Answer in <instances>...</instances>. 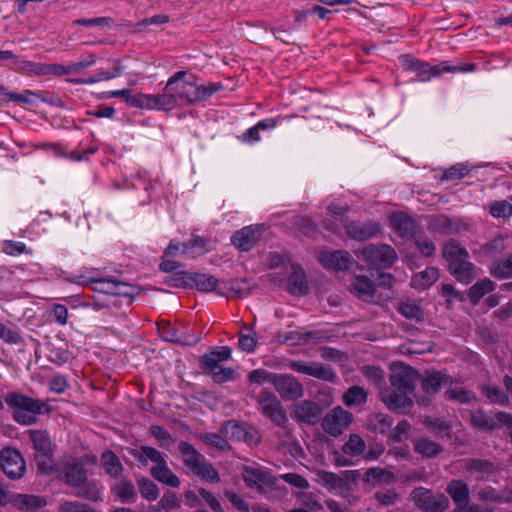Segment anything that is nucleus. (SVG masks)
<instances>
[{"label": "nucleus", "mask_w": 512, "mask_h": 512, "mask_svg": "<svg viewBox=\"0 0 512 512\" xmlns=\"http://www.w3.org/2000/svg\"><path fill=\"white\" fill-rule=\"evenodd\" d=\"M419 378L416 369L408 365H401L393 370L389 376V386L380 388L379 397L386 407L399 414H407L413 407L411 395L415 389V382Z\"/></svg>", "instance_id": "1"}, {"label": "nucleus", "mask_w": 512, "mask_h": 512, "mask_svg": "<svg viewBox=\"0 0 512 512\" xmlns=\"http://www.w3.org/2000/svg\"><path fill=\"white\" fill-rule=\"evenodd\" d=\"M186 75V71L176 72L168 79L164 88L165 91H173L178 104L193 105L206 101L224 88L219 82H210L206 85L198 84L194 76L184 80Z\"/></svg>", "instance_id": "2"}, {"label": "nucleus", "mask_w": 512, "mask_h": 512, "mask_svg": "<svg viewBox=\"0 0 512 512\" xmlns=\"http://www.w3.org/2000/svg\"><path fill=\"white\" fill-rule=\"evenodd\" d=\"M33 449V460L36 463L38 473L51 475L57 469L54 464L56 445L53 443L47 430L30 429L25 432Z\"/></svg>", "instance_id": "3"}, {"label": "nucleus", "mask_w": 512, "mask_h": 512, "mask_svg": "<svg viewBox=\"0 0 512 512\" xmlns=\"http://www.w3.org/2000/svg\"><path fill=\"white\" fill-rule=\"evenodd\" d=\"M448 270L459 282L469 284L475 279V266L471 263L469 253L457 240L450 239L442 249Z\"/></svg>", "instance_id": "4"}, {"label": "nucleus", "mask_w": 512, "mask_h": 512, "mask_svg": "<svg viewBox=\"0 0 512 512\" xmlns=\"http://www.w3.org/2000/svg\"><path fill=\"white\" fill-rule=\"evenodd\" d=\"M8 407L15 409L13 419L21 425L37 423V415L49 412V406L42 400L34 399L19 392H10L5 397Z\"/></svg>", "instance_id": "5"}, {"label": "nucleus", "mask_w": 512, "mask_h": 512, "mask_svg": "<svg viewBox=\"0 0 512 512\" xmlns=\"http://www.w3.org/2000/svg\"><path fill=\"white\" fill-rule=\"evenodd\" d=\"M410 499L422 512H445L450 505L448 497L425 487H416L410 493Z\"/></svg>", "instance_id": "6"}, {"label": "nucleus", "mask_w": 512, "mask_h": 512, "mask_svg": "<svg viewBox=\"0 0 512 512\" xmlns=\"http://www.w3.org/2000/svg\"><path fill=\"white\" fill-rule=\"evenodd\" d=\"M261 413L269 418L276 426L285 428L288 418L278 397L271 391L262 390L254 397Z\"/></svg>", "instance_id": "7"}, {"label": "nucleus", "mask_w": 512, "mask_h": 512, "mask_svg": "<svg viewBox=\"0 0 512 512\" xmlns=\"http://www.w3.org/2000/svg\"><path fill=\"white\" fill-rule=\"evenodd\" d=\"M0 468L9 479L19 480L26 473V461L17 448L7 446L0 451Z\"/></svg>", "instance_id": "8"}, {"label": "nucleus", "mask_w": 512, "mask_h": 512, "mask_svg": "<svg viewBox=\"0 0 512 512\" xmlns=\"http://www.w3.org/2000/svg\"><path fill=\"white\" fill-rule=\"evenodd\" d=\"M77 283L90 287L93 291L101 294H107L112 296H120V297H131L132 296V288L130 285L116 281L112 279H104V278H90L86 279L85 277L79 276V280Z\"/></svg>", "instance_id": "9"}, {"label": "nucleus", "mask_w": 512, "mask_h": 512, "mask_svg": "<svg viewBox=\"0 0 512 512\" xmlns=\"http://www.w3.org/2000/svg\"><path fill=\"white\" fill-rule=\"evenodd\" d=\"M476 64H459L451 65L448 61H443L438 65H430L427 62H421L419 68L416 70L417 78L419 81H428L432 77H437L442 73H466L472 72L476 69Z\"/></svg>", "instance_id": "10"}, {"label": "nucleus", "mask_w": 512, "mask_h": 512, "mask_svg": "<svg viewBox=\"0 0 512 512\" xmlns=\"http://www.w3.org/2000/svg\"><path fill=\"white\" fill-rule=\"evenodd\" d=\"M358 255H361L365 261L380 268H388L397 259V254L394 248L389 245H373L370 244L360 251Z\"/></svg>", "instance_id": "11"}, {"label": "nucleus", "mask_w": 512, "mask_h": 512, "mask_svg": "<svg viewBox=\"0 0 512 512\" xmlns=\"http://www.w3.org/2000/svg\"><path fill=\"white\" fill-rule=\"evenodd\" d=\"M57 477L65 485L75 488L83 483L87 475V469L85 464L80 459H74L67 461L61 465H56Z\"/></svg>", "instance_id": "12"}, {"label": "nucleus", "mask_w": 512, "mask_h": 512, "mask_svg": "<svg viewBox=\"0 0 512 512\" xmlns=\"http://www.w3.org/2000/svg\"><path fill=\"white\" fill-rule=\"evenodd\" d=\"M276 392L285 401H295L304 394L303 385L291 374H277L273 379Z\"/></svg>", "instance_id": "13"}, {"label": "nucleus", "mask_w": 512, "mask_h": 512, "mask_svg": "<svg viewBox=\"0 0 512 512\" xmlns=\"http://www.w3.org/2000/svg\"><path fill=\"white\" fill-rule=\"evenodd\" d=\"M242 479L250 488H256L260 493L276 486L277 479L267 471L251 466L243 468Z\"/></svg>", "instance_id": "14"}, {"label": "nucleus", "mask_w": 512, "mask_h": 512, "mask_svg": "<svg viewBox=\"0 0 512 512\" xmlns=\"http://www.w3.org/2000/svg\"><path fill=\"white\" fill-rule=\"evenodd\" d=\"M288 367L295 372L309 375L323 381L334 382L337 378L335 372L329 365L317 362L306 363L300 360H292L288 363Z\"/></svg>", "instance_id": "15"}, {"label": "nucleus", "mask_w": 512, "mask_h": 512, "mask_svg": "<svg viewBox=\"0 0 512 512\" xmlns=\"http://www.w3.org/2000/svg\"><path fill=\"white\" fill-rule=\"evenodd\" d=\"M352 421V414L341 407L332 409L323 419L322 427L333 437L341 435Z\"/></svg>", "instance_id": "16"}, {"label": "nucleus", "mask_w": 512, "mask_h": 512, "mask_svg": "<svg viewBox=\"0 0 512 512\" xmlns=\"http://www.w3.org/2000/svg\"><path fill=\"white\" fill-rule=\"evenodd\" d=\"M464 467L474 480L480 482L491 481L498 473L496 465L487 459L468 458Z\"/></svg>", "instance_id": "17"}, {"label": "nucleus", "mask_w": 512, "mask_h": 512, "mask_svg": "<svg viewBox=\"0 0 512 512\" xmlns=\"http://www.w3.org/2000/svg\"><path fill=\"white\" fill-rule=\"evenodd\" d=\"M318 259L324 268L336 271L348 270L354 263L351 254L344 250L322 251Z\"/></svg>", "instance_id": "18"}, {"label": "nucleus", "mask_w": 512, "mask_h": 512, "mask_svg": "<svg viewBox=\"0 0 512 512\" xmlns=\"http://www.w3.org/2000/svg\"><path fill=\"white\" fill-rule=\"evenodd\" d=\"M347 235L357 241H365L374 237L380 230V225L372 220L351 221L345 225Z\"/></svg>", "instance_id": "19"}, {"label": "nucleus", "mask_w": 512, "mask_h": 512, "mask_svg": "<svg viewBox=\"0 0 512 512\" xmlns=\"http://www.w3.org/2000/svg\"><path fill=\"white\" fill-rule=\"evenodd\" d=\"M260 238L258 226H246L236 231L232 237V244L241 251H250Z\"/></svg>", "instance_id": "20"}, {"label": "nucleus", "mask_w": 512, "mask_h": 512, "mask_svg": "<svg viewBox=\"0 0 512 512\" xmlns=\"http://www.w3.org/2000/svg\"><path fill=\"white\" fill-rule=\"evenodd\" d=\"M322 415V408L316 402L304 400L295 406V417L297 420L314 425L319 422Z\"/></svg>", "instance_id": "21"}, {"label": "nucleus", "mask_w": 512, "mask_h": 512, "mask_svg": "<svg viewBox=\"0 0 512 512\" xmlns=\"http://www.w3.org/2000/svg\"><path fill=\"white\" fill-rule=\"evenodd\" d=\"M100 462L105 474L113 479L120 478L125 470L119 457L111 450H105L101 454Z\"/></svg>", "instance_id": "22"}, {"label": "nucleus", "mask_w": 512, "mask_h": 512, "mask_svg": "<svg viewBox=\"0 0 512 512\" xmlns=\"http://www.w3.org/2000/svg\"><path fill=\"white\" fill-rule=\"evenodd\" d=\"M446 492L457 505L456 509L465 506L469 502V487L468 484L462 480L452 479L447 484Z\"/></svg>", "instance_id": "23"}, {"label": "nucleus", "mask_w": 512, "mask_h": 512, "mask_svg": "<svg viewBox=\"0 0 512 512\" xmlns=\"http://www.w3.org/2000/svg\"><path fill=\"white\" fill-rule=\"evenodd\" d=\"M391 224L402 238H411L415 235V221L403 212L394 213L391 216Z\"/></svg>", "instance_id": "24"}, {"label": "nucleus", "mask_w": 512, "mask_h": 512, "mask_svg": "<svg viewBox=\"0 0 512 512\" xmlns=\"http://www.w3.org/2000/svg\"><path fill=\"white\" fill-rule=\"evenodd\" d=\"M453 379L449 375L440 372H433L424 377L421 381V388L427 394H436L441 386H450Z\"/></svg>", "instance_id": "25"}, {"label": "nucleus", "mask_w": 512, "mask_h": 512, "mask_svg": "<svg viewBox=\"0 0 512 512\" xmlns=\"http://www.w3.org/2000/svg\"><path fill=\"white\" fill-rule=\"evenodd\" d=\"M308 282L304 271L298 265H292V272L288 278V291L293 295H305L308 292Z\"/></svg>", "instance_id": "26"}, {"label": "nucleus", "mask_w": 512, "mask_h": 512, "mask_svg": "<svg viewBox=\"0 0 512 512\" xmlns=\"http://www.w3.org/2000/svg\"><path fill=\"white\" fill-rule=\"evenodd\" d=\"M129 454L143 466L148 464V460L153 462L155 465H159L165 460L163 454L159 450L145 445L140 446L138 449H131Z\"/></svg>", "instance_id": "27"}, {"label": "nucleus", "mask_w": 512, "mask_h": 512, "mask_svg": "<svg viewBox=\"0 0 512 512\" xmlns=\"http://www.w3.org/2000/svg\"><path fill=\"white\" fill-rule=\"evenodd\" d=\"M151 475L154 479L167 486L177 488L180 486L179 477L168 467L166 460L151 468Z\"/></svg>", "instance_id": "28"}, {"label": "nucleus", "mask_w": 512, "mask_h": 512, "mask_svg": "<svg viewBox=\"0 0 512 512\" xmlns=\"http://www.w3.org/2000/svg\"><path fill=\"white\" fill-rule=\"evenodd\" d=\"M111 492L118 497L122 503H134L137 497L133 483L127 479H121L111 485Z\"/></svg>", "instance_id": "29"}, {"label": "nucleus", "mask_w": 512, "mask_h": 512, "mask_svg": "<svg viewBox=\"0 0 512 512\" xmlns=\"http://www.w3.org/2000/svg\"><path fill=\"white\" fill-rule=\"evenodd\" d=\"M75 495L92 502H97L101 499V488L95 480H89L88 476L85 477L83 483L75 487Z\"/></svg>", "instance_id": "30"}, {"label": "nucleus", "mask_w": 512, "mask_h": 512, "mask_svg": "<svg viewBox=\"0 0 512 512\" xmlns=\"http://www.w3.org/2000/svg\"><path fill=\"white\" fill-rule=\"evenodd\" d=\"M490 274L499 279L512 278V253L493 261Z\"/></svg>", "instance_id": "31"}, {"label": "nucleus", "mask_w": 512, "mask_h": 512, "mask_svg": "<svg viewBox=\"0 0 512 512\" xmlns=\"http://www.w3.org/2000/svg\"><path fill=\"white\" fill-rule=\"evenodd\" d=\"M184 464L193 471L204 459L203 456L188 442L179 443Z\"/></svg>", "instance_id": "32"}, {"label": "nucleus", "mask_w": 512, "mask_h": 512, "mask_svg": "<svg viewBox=\"0 0 512 512\" xmlns=\"http://www.w3.org/2000/svg\"><path fill=\"white\" fill-rule=\"evenodd\" d=\"M188 278L192 282V287H196L202 292H212L218 285V279L206 273L194 272Z\"/></svg>", "instance_id": "33"}, {"label": "nucleus", "mask_w": 512, "mask_h": 512, "mask_svg": "<svg viewBox=\"0 0 512 512\" xmlns=\"http://www.w3.org/2000/svg\"><path fill=\"white\" fill-rule=\"evenodd\" d=\"M495 289V284L492 280L485 278L476 282L470 287L468 298L473 305H476L482 297L492 292Z\"/></svg>", "instance_id": "34"}, {"label": "nucleus", "mask_w": 512, "mask_h": 512, "mask_svg": "<svg viewBox=\"0 0 512 512\" xmlns=\"http://www.w3.org/2000/svg\"><path fill=\"white\" fill-rule=\"evenodd\" d=\"M414 451L423 457L432 458L443 451V447L429 438H419L414 442Z\"/></svg>", "instance_id": "35"}, {"label": "nucleus", "mask_w": 512, "mask_h": 512, "mask_svg": "<svg viewBox=\"0 0 512 512\" xmlns=\"http://www.w3.org/2000/svg\"><path fill=\"white\" fill-rule=\"evenodd\" d=\"M508 246V238L504 235H498L489 242L485 243L481 246L480 251L487 258H495L502 254V252Z\"/></svg>", "instance_id": "36"}, {"label": "nucleus", "mask_w": 512, "mask_h": 512, "mask_svg": "<svg viewBox=\"0 0 512 512\" xmlns=\"http://www.w3.org/2000/svg\"><path fill=\"white\" fill-rule=\"evenodd\" d=\"M150 109L157 110H172L178 105L173 91H165L163 94L151 95L150 94Z\"/></svg>", "instance_id": "37"}, {"label": "nucleus", "mask_w": 512, "mask_h": 512, "mask_svg": "<svg viewBox=\"0 0 512 512\" xmlns=\"http://www.w3.org/2000/svg\"><path fill=\"white\" fill-rule=\"evenodd\" d=\"M481 392L493 404L508 406L510 398L508 394L495 385H482Z\"/></svg>", "instance_id": "38"}, {"label": "nucleus", "mask_w": 512, "mask_h": 512, "mask_svg": "<svg viewBox=\"0 0 512 512\" xmlns=\"http://www.w3.org/2000/svg\"><path fill=\"white\" fill-rule=\"evenodd\" d=\"M368 429L376 434L388 432L392 426V419L384 413H376L368 419Z\"/></svg>", "instance_id": "39"}, {"label": "nucleus", "mask_w": 512, "mask_h": 512, "mask_svg": "<svg viewBox=\"0 0 512 512\" xmlns=\"http://www.w3.org/2000/svg\"><path fill=\"white\" fill-rule=\"evenodd\" d=\"M246 424L247 423H240L233 419L225 421L220 427V433L227 438V441L232 440L240 442Z\"/></svg>", "instance_id": "40"}, {"label": "nucleus", "mask_w": 512, "mask_h": 512, "mask_svg": "<svg viewBox=\"0 0 512 512\" xmlns=\"http://www.w3.org/2000/svg\"><path fill=\"white\" fill-rule=\"evenodd\" d=\"M429 229L441 234H452L456 231L452 220L445 215L431 217L429 220Z\"/></svg>", "instance_id": "41"}, {"label": "nucleus", "mask_w": 512, "mask_h": 512, "mask_svg": "<svg viewBox=\"0 0 512 512\" xmlns=\"http://www.w3.org/2000/svg\"><path fill=\"white\" fill-rule=\"evenodd\" d=\"M352 287L354 292L360 298H372L374 296V284L366 276H355L352 282Z\"/></svg>", "instance_id": "42"}, {"label": "nucleus", "mask_w": 512, "mask_h": 512, "mask_svg": "<svg viewBox=\"0 0 512 512\" xmlns=\"http://www.w3.org/2000/svg\"><path fill=\"white\" fill-rule=\"evenodd\" d=\"M209 240L201 236H194L188 242L182 244V254L188 255L192 250H195L193 257L196 255H203L209 251Z\"/></svg>", "instance_id": "43"}, {"label": "nucleus", "mask_w": 512, "mask_h": 512, "mask_svg": "<svg viewBox=\"0 0 512 512\" xmlns=\"http://www.w3.org/2000/svg\"><path fill=\"white\" fill-rule=\"evenodd\" d=\"M298 503L311 512H317L323 509L319 496L314 492L302 491L296 494Z\"/></svg>", "instance_id": "44"}, {"label": "nucleus", "mask_w": 512, "mask_h": 512, "mask_svg": "<svg viewBox=\"0 0 512 512\" xmlns=\"http://www.w3.org/2000/svg\"><path fill=\"white\" fill-rule=\"evenodd\" d=\"M14 69L27 76H43V63L15 59Z\"/></svg>", "instance_id": "45"}, {"label": "nucleus", "mask_w": 512, "mask_h": 512, "mask_svg": "<svg viewBox=\"0 0 512 512\" xmlns=\"http://www.w3.org/2000/svg\"><path fill=\"white\" fill-rule=\"evenodd\" d=\"M46 94V92H41V91H32V90H25L23 93L19 94V93H4V95L7 97V99L9 101H15V102H19V103H29V104H33L34 101L32 99H30L29 96H34L38 99H40L41 101L43 102H46V103H52L51 100H49L48 98H46L44 95Z\"/></svg>", "instance_id": "46"}, {"label": "nucleus", "mask_w": 512, "mask_h": 512, "mask_svg": "<svg viewBox=\"0 0 512 512\" xmlns=\"http://www.w3.org/2000/svg\"><path fill=\"white\" fill-rule=\"evenodd\" d=\"M398 312L407 319L416 321L423 320V312L421 307L415 301H403L398 305Z\"/></svg>", "instance_id": "47"}, {"label": "nucleus", "mask_w": 512, "mask_h": 512, "mask_svg": "<svg viewBox=\"0 0 512 512\" xmlns=\"http://www.w3.org/2000/svg\"><path fill=\"white\" fill-rule=\"evenodd\" d=\"M192 472L199 476L201 479L210 483H218L220 481L218 471L213 467L211 463L205 460H203Z\"/></svg>", "instance_id": "48"}, {"label": "nucleus", "mask_w": 512, "mask_h": 512, "mask_svg": "<svg viewBox=\"0 0 512 512\" xmlns=\"http://www.w3.org/2000/svg\"><path fill=\"white\" fill-rule=\"evenodd\" d=\"M366 444L362 437L357 434H351L349 440L342 446V451L346 455L359 456L365 450Z\"/></svg>", "instance_id": "49"}, {"label": "nucleus", "mask_w": 512, "mask_h": 512, "mask_svg": "<svg viewBox=\"0 0 512 512\" xmlns=\"http://www.w3.org/2000/svg\"><path fill=\"white\" fill-rule=\"evenodd\" d=\"M200 439L207 445L214 447L221 451L231 450V445L227 441V438L219 432L217 433H204L200 436Z\"/></svg>", "instance_id": "50"}, {"label": "nucleus", "mask_w": 512, "mask_h": 512, "mask_svg": "<svg viewBox=\"0 0 512 512\" xmlns=\"http://www.w3.org/2000/svg\"><path fill=\"white\" fill-rule=\"evenodd\" d=\"M367 400L366 391L360 386L350 387L343 396V401L347 406H354L365 403Z\"/></svg>", "instance_id": "51"}, {"label": "nucleus", "mask_w": 512, "mask_h": 512, "mask_svg": "<svg viewBox=\"0 0 512 512\" xmlns=\"http://www.w3.org/2000/svg\"><path fill=\"white\" fill-rule=\"evenodd\" d=\"M138 487L141 496L148 501H154L159 496L158 486L149 478L143 477L139 479Z\"/></svg>", "instance_id": "52"}, {"label": "nucleus", "mask_w": 512, "mask_h": 512, "mask_svg": "<svg viewBox=\"0 0 512 512\" xmlns=\"http://www.w3.org/2000/svg\"><path fill=\"white\" fill-rule=\"evenodd\" d=\"M424 424L427 428L434 431L437 436H448L451 429V424L443 418L426 417Z\"/></svg>", "instance_id": "53"}, {"label": "nucleus", "mask_w": 512, "mask_h": 512, "mask_svg": "<svg viewBox=\"0 0 512 512\" xmlns=\"http://www.w3.org/2000/svg\"><path fill=\"white\" fill-rule=\"evenodd\" d=\"M471 422L475 427L486 430H493L497 427L496 421L487 416L482 410L473 411L471 413Z\"/></svg>", "instance_id": "54"}, {"label": "nucleus", "mask_w": 512, "mask_h": 512, "mask_svg": "<svg viewBox=\"0 0 512 512\" xmlns=\"http://www.w3.org/2000/svg\"><path fill=\"white\" fill-rule=\"evenodd\" d=\"M362 372L368 381L376 386L378 391H380V388L384 387V372L381 368L376 366H365L363 367Z\"/></svg>", "instance_id": "55"}, {"label": "nucleus", "mask_w": 512, "mask_h": 512, "mask_svg": "<svg viewBox=\"0 0 512 512\" xmlns=\"http://www.w3.org/2000/svg\"><path fill=\"white\" fill-rule=\"evenodd\" d=\"M438 276V269L435 267H428L415 276L414 282L419 284L422 288H426L431 286L438 279Z\"/></svg>", "instance_id": "56"}, {"label": "nucleus", "mask_w": 512, "mask_h": 512, "mask_svg": "<svg viewBox=\"0 0 512 512\" xmlns=\"http://www.w3.org/2000/svg\"><path fill=\"white\" fill-rule=\"evenodd\" d=\"M317 481L328 489L338 488L342 484V479L337 474L328 471H319Z\"/></svg>", "instance_id": "57"}, {"label": "nucleus", "mask_w": 512, "mask_h": 512, "mask_svg": "<svg viewBox=\"0 0 512 512\" xmlns=\"http://www.w3.org/2000/svg\"><path fill=\"white\" fill-rule=\"evenodd\" d=\"M446 396L460 403H468L471 400L475 399V395L468 390H465L461 387L449 388L445 392Z\"/></svg>", "instance_id": "58"}, {"label": "nucleus", "mask_w": 512, "mask_h": 512, "mask_svg": "<svg viewBox=\"0 0 512 512\" xmlns=\"http://www.w3.org/2000/svg\"><path fill=\"white\" fill-rule=\"evenodd\" d=\"M277 374H273L265 369L252 370L248 375V382L251 384L261 385L265 382L273 384V379Z\"/></svg>", "instance_id": "59"}, {"label": "nucleus", "mask_w": 512, "mask_h": 512, "mask_svg": "<svg viewBox=\"0 0 512 512\" xmlns=\"http://www.w3.org/2000/svg\"><path fill=\"white\" fill-rule=\"evenodd\" d=\"M374 498L383 506H391L400 500L399 494L394 489H386L375 492Z\"/></svg>", "instance_id": "60"}, {"label": "nucleus", "mask_w": 512, "mask_h": 512, "mask_svg": "<svg viewBox=\"0 0 512 512\" xmlns=\"http://www.w3.org/2000/svg\"><path fill=\"white\" fill-rule=\"evenodd\" d=\"M489 208L493 217L500 218L512 216V204L506 200L492 202Z\"/></svg>", "instance_id": "61"}, {"label": "nucleus", "mask_w": 512, "mask_h": 512, "mask_svg": "<svg viewBox=\"0 0 512 512\" xmlns=\"http://www.w3.org/2000/svg\"><path fill=\"white\" fill-rule=\"evenodd\" d=\"M366 476L369 479L384 481L387 484L392 483L395 480V476L391 471L381 467L369 468L366 472Z\"/></svg>", "instance_id": "62"}, {"label": "nucleus", "mask_w": 512, "mask_h": 512, "mask_svg": "<svg viewBox=\"0 0 512 512\" xmlns=\"http://www.w3.org/2000/svg\"><path fill=\"white\" fill-rule=\"evenodd\" d=\"M469 173V168L465 164H456L446 169L442 175V180H460Z\"/></svg>", "instance_id": "63"}, {"label": "nucleus", "mask_w": 512, "mask_h": 512, "mask_svg": "<svg viewBox=\"0 0 512 512\" xmlns=\"http://www.w3.org/2000/svg\"><path fill=\"white\" fill-rule=\"evenodd\" d=\"M59 512H97L89 505L78 502L66 500L59 506Z\"/></svg>", "instance_id": "64"}]
</instances>
